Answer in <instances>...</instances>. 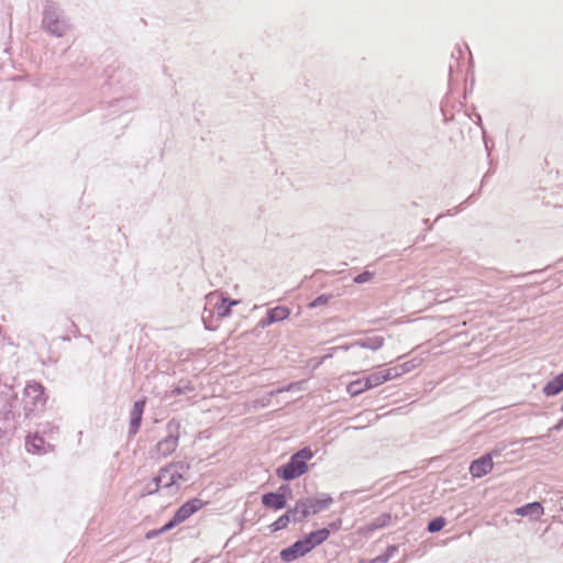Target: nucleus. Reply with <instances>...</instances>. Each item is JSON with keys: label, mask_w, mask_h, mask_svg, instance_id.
Wrapping results in <instances>:
<instances>
[{"label": "nucleus", "mask_w": 563, "mask_h": 563, "mask_svg": "<svg viewBox=\"0 0 563 563\" xmlns=\"http://www.w3.org/2000/svg\"><path fill=\"white\" fill-rule=\"evenodd\" d=\"M71 27L70 19L57 0H45L42 10L41 29L49 36L60 38Z\"/></svg>", "instance_id": "nucleus-1"}, {"label": "nucleus", "mask_w": 563, "mask_h": 563, "mask_svg": "<svg viewBox=\"0 0 563 563\" xmlns=\"http://www.w3.org/2000/svg\"><path fill=\"white\" fill-rule=\"evenodd\" d=\"M316 452L310 446H303L292 453L289 460L277 466L275 474L284 482H291L299 478L309 471L308 462L313 459Z\"/></svg>", "instance_id": "nucleus-2"}, {"label": "nucleus", "mask_w": 563, "mask_h": 563, "mask_svg": "<svg viewBox=\"0 0 563 563\" xmlns=\"http://www.w3.org/2000/svg\"><path fill=\"white\" fill-rule=\"evenodd\" d=\"M181 424L179 420L173 418L166 424V434L151 449V457H168L179 444Z\"/></svg>", "instance_id": "nucleus-3"}, {"label": "nucleus", "mask_w": 563, "mask_h": 563, "mask_svg": "<svg viewBox=\"0 0 563 563\" xmlns=\"http://www.w3.org/2000/svg\"><path fill=\"white\" fill-rule=\"evenodd\" d=\"M24 396L32 405V407H30L29 404H26L24 407L26 417H30L36 411H42L48 399V396L45 393V387L36 380H30L26 383L24 387Z\"/></svg>", "instance_id": "nucleus-4"}, {"label": "nucleus", "mask_w": 563, "mask_h": 563, "mask_svg": "<svg viewBox=\"0 0 563 563\" xmlns=\"http://www.w3.org/2000/svg\"><path fill=\"white\" fill-rule=\"evenodd\" d=\"M503 449L495 448L490 452L484 453L478 459L471 462L468 471L474 478H482L492 472L494 467V456L500 455Z\"/></svg>", "instance_id": "nucleus-5"}, {"label": "nucleus", "mask_w": 563, "mask_h": 563, "mask_svg": "<svg viewBox=\"0 0 563 563\" xmlns=\"http://www.w3.org/2000/svg\"><path fill=\"white\" fill-rule=\"evenodd\" d=\"M311 552L308 544L305 542L303 538L296 540L292 544L287 548H284L279 552V558L285 563H290L292 561L298 560L299 558L305 556Z\"/></svg>", "instance_id": "nucleus-6"}, {"label": "nucleus", "mask_w": 563, "mask_h": 563, "mask_svg": "<svg viewBox=\"0 0 563 563\" xmlns=\"http://www.w3.org/2000/svg\"><path fill=\"white\" fill-rule=\"evenodd\" d=\"M291 310L287 306H276L274 308H269L266 310L265 317H263L258 321L257 327L261 329H265L272 325L273 323L288 319Z\"/></svg>", "instance_id": "nucleus-7"}, {"label": "nucleus", "mask_w": 563, "mask_h": 563, "mask_svg": "<svg viewBox=\"0 0 563 563\" xmlns=\"http://www.w3.org/2000/svg\"><path fill=\"white\" fill-rule=\"evenodd\" d=\"M205 503L197 497L190 498L185 501L180 507L176 509L174 512L175 517L180 520V523L186 521L189 517L196 514L203 507Z\"/></svg>", "instance_id": "nucleus-8"}, {"label": "nucleus", "mask_w": 563, "mask_h": 563, "mask_svg": "<svg viewBox=\"0 0 563 563\" xmlns=\"http://www.w3.org/2000/svg\"><path fill=\"white\" fill-rule=\"evenodd\" d=\"M544 512V507L540 501H531L515 508L514 514L521 517H528L530 520H538Z\"/></svg>", "instance_id": "nucleus-9"}, {"label": "nucleus", "mask_w": 563, "mask_h": 563, "mask_svg": "<svg viewBox=\"0 0 563 563\" xmlns=\"http://www.w3.org/2000/svg\"><path fill=\"white\" fill-rule=\"evenodd\" d=\"M12 401L5 402L0 410V423L4 432H14L16 429L15 413L12 410Z\"/></svg>", "instance_id": "nucleus-10"}, {"label": "nucleus", "mask_w": 563, "mask_h": 563, "mask_svg": "<svg viewBox=\"0 0 563 563\" xmlns=\"http://www.w3.org/2000/svg\"><path fill=\"white\" fill-rule=\"evenodd\" d=\"M312 515L328 509L333 504V498L327 493H321L317 497H306Z\"/></svg>", "instance_id": "nucleus-11"}, {"label": "nucleus", "mask_w": 563, "mask_h": 563, "mask_svg": "<svg viewBox=\"0 0 563 563\" xmlns=\"http://www.w3.org/2000/svg\"><path fill=\"white\" fill-rule=\"evenodd\" d=\"M384 338L380 335L368 336L360 339L351 344L343 345L344 351L350 350L353 346H360L372 351H377L384 345Z\"/></svg>", "instance_id": "nucleus-12"}, {"label": "nucleus", "mask_w": 563, "mask_h": 563, "mask_svg": "<svg viewBox=\"0 0 563 563\" xmlns=\"http://www.w3.org/2000/svg\"><path fill=\"white\" fill-rule=\"evenodd\" d=\"M391 514L389 512H383L378 517L372 519L369 522H367L362 529L365 536H368L369 533L386 528L391 522Z\"/></svg>", "instance_id": "nucleus-13"}, {"label": "nucleus", "mask_w": 563, "mask_h": 563, "mask_svg": "<svg viewBox=\"0 0 563 563\" xmlns=\"http://www.w3.org/2000/svg\"><path fill=\"white\" fill-rule=\"evenodd\" d=\"M282 498L276 492H266L262 495L261 501L265 508L278 511L287 506Z\"/></svg>", "instance_id": "nucleus-14"}, {"label": "nucleus", "mask_w": 563, "mask_h": 563, "mask_svg": "<svg viewBox=\"0 0 563 563\" xmlns=\"http://www.w3.org/2000/svg\"><path fill=\"white\" fill-rule=\"evenodd\" d=\"M302 538L305 542L308 544L309 549L312 551L314 548L319 547L320 544L328 540L329 531L321 528L305 534Z\"/></svg>", "instance_id": "nucleus-15"}, {"label": "nucleus", "mask_w": 563, "mask_h": 563, "mask_svg": "<svg viewBox=\"0 0 563 563\" xmlns=\"http://www.w3.org/2000/svg\"><path fill=\"white\" fill-rule=\"evenodd\" d=\"M547 397H554L563 391V372L552 377L542 388Z\"/></svg>", "instance_id": "nucleus-16"}, {"label": "nucleus", "mask_w": 563, "mask_h": 563, "mask_svg": "<svg viewBox=\"0 0 563 563\" xmlns=\"http://www.w3.org/2000/svg\"><path fill=\"white\" fill-rule=\"evenodd\" d=\"M239 303V300L229 297H222L219 302L216 303V312L219 319L231 316L232 308Z\"/></svg>", "instance_id": "nucleus-17"}, {"label": "nucleus", "mask_w": 563, "mask_h": 563, "mask_svg": "<svg viewBox=\"0 0 563 563\" xmlns=\"http://www.w3.org/2000/svg\"><path fill=\"white\" fill-rule=\"evenodd\" d=\"M25 446L27 452L35 454L45 453V440L43 437L38 434L27 435L25 441Z\"/></svg>", "instance_id": "nucleus-18"}, {"label": "nucleus", "mask_w": 563, "mask_h": 563, "mask_svg": "<svg viewBox=\"0 0 563 563\" xmlns=\"http://www.w3.org/2000/svg\"><path fill=\"white\" fill-rule=\"evenodd\" d=\"M173 468L188 471V470H190V463L185 462V461L172 462V463L161 467L158 473L154 477H159V484L163 485L162 484L163 481L165 479L166 475H169V473Z\"/></svg>", "instance_id": "nucleus-19"}, {"label": "nucleus", "mask_w": 563, "mask_h": 563, "mask_svg": "<svg viewBox=\"0 0 563 563\" xmlns=\"http://www.w3.org/2000/svg\"><path fill=\"white\" fill-rule=\"evenodd\" d=\"M174 471L169 473V478L166 481L163 485V488H173L176 487V489H179L178 482L179 481H187V477H185L184 473L186 471H181L179 468H173Z\"/></svg>", "instance_id": "nucleus-20"}, {"label": "nucleus", "mask_w": 563, "mask_h": 563, "mask_svg": "<svg viewBox=\"0 0 563 563\" xmlns=\"http://www.w3.org/2000/svg\"><path fill=\"white\" fill-rule=\"evenodd\" d=\"M161 487H163V485L159 484V477H153L152 481L143 487L140 497L144 498L155 495L159 492Z\"/></svg>", "instance_id": "nucleus-21"}, {"label": "nucleus", "mask_w": 563, "mask_h": 563, "mask_svg": "<svg viewBox=\"0 0 563 563\" xmlns=\"http://www.w3.org/2000/svg\"><path fill=\"white\" fill-rule=\"evenodd\" d=\"M446 522L448 521L443 516H437L428 522L426 531L432 534L437 533L445 527Z\"/></svg>", "instance_id": "nucleus-22"}, {"label": "nucleus", "mask_w": 563, "mask_h": 563, "mask_svg": "<svg viewBox=\"0 0 563 563\" xmlns=\"http://www.w3.org/2000/svg\"><path fill=\"white\" fill-rule=\"evenodd\" d=\"M399 547L397 544L388 545L382 554L371 560V563H387L395 555Z\"/></svg>", "instance_id": "nucleus-23"}, {"label": "nucleus", "mask_w": 563, "mask_h": 563, "mask_svg": "<svg viewBox=\"0 0 563 563\" xmlns=\"http://www.w3.org/2000/svg\"><path fill=\"white\" fill-rule=\"evenodd\" d=\"M289 523H290L289 516L284 512L282 516H279L274 522H272L268 526L269 532L275 533L277 531L286 529Z\"/></svg>", "instance_id": "nucleus-24"}, {"label": "nucleus", "mask_w": 563, "mask_h": 563, "mask_svg": "<svg viewBox=\"0 0 563 563\" xmlns=\"http://www.w3.org/2000/svg\"><path fill=\"white\" fill-rule=\"evenodd\" d=\"M363 383H364V378H360V379H355V380L351 382L346 387L347 393L352 397H355V396H358L362 393L368 390L365 386H363Z\"/></svg>", "instance_id": "nucleus-25"}, {"label": "nucleus", "mask_w": 563, "mask_h": 563, "mask_svg": "<svg viewBox=\"0 0 563 563\" xmlns=\"http://www.w3.org/2000/svg\"><path fill=\"white\" fill-rule=\"evenodd\" d=\"M143 416L130 412L129 435H135L141 427Z\"/></svg>", "instance_id": "nucleus-26"}, {"label": "nucleus", "mask_w": 563, "mask_h": 563, "mask_svg": "<svg viewBox=\"0 0 563 563\" xmlns=\"http://www.w3.org/2000/svg\"><path fill=\"white\" fill-rule=\"evenodd\" d=\"M363 378H364L363 386H365L367 389H372V388L383 384V380H382V377H380V374L378 371L374 372Z\"/></svg>", "instance_id": "nucleus-27"}, {"label": "nucleus", "mask_w": 563, "mask_h": 563, "mask_svg": "<svg viewBox=\"0 0 563 563\" xmlns=\"http://www.w3.org/2000/svg\"><path fill=\"white\" fill-rule=\"evenodd\" d=\"M297 509H298V512H299V516H298V519H302L305 520L306 518H308L311 514V510L309 508V505L307 503V499L306 497L305 498H299L296 503H295Z\"/></svg>", "instance_id": "nucleus-28"}, {"label": "nucleus", "mask_w": 563, "mask_h": 563, "mask_svg": "<svg viewBox=\"0 0 563 563\" xmlns=\"http://www.w3.org/2000/svg\"><path fill=\"white\" fill-rule=\"evenodd\" d=\"M333 298L332 294H321L308 303V308L313 309L325 306Z\"/></svg>", "instance_id": "nucleus-29"}, {"label": "nucleus", "mask_w": 563, "mask_h": 563, "mask_svg": "<svg viewBox=\"0 0 563 563\" xmlns=\"http://www.w3.org/2000/svg\"><path fill=\"white\" fill-rule=\"evenodd\" d=\"M195 391V386L191 382L187 380L184 384H179L175 386L172 390V396H180L186 395L188 393Z\"/></svg>", "instance_id": "nucleus-30"}, {"label": "nucleus", "mask_w": 563, "mask_h": 563, "mask_svg": "<svg viewBox=\"0 0 563 563\" xmlns=\"http://www.w3.org/2000/svg\"><path fill=\"white\" fill-rule=\"evenodd\" d=\"M399 369H400V367H398V365H397V366H394V367H390V368H387V369L378 371L379 374H380L383 383L388 382V380H390L393 378L401 376Z\"/></svg>", "instance_id": "nucleus-31"}, {"label": "nucleus", "mask_w": 563, "mask_h": 563, "mask_svg": "<svg viewBox=\"0 0 563 563\" xmlns=\"http://www.w3.org/2000/svg\"><path fill=\"white\" fill-rule=\"evenodd\" d=\"M201 319H202L206 330L213 331L217 329V325L212 324V320H213V310L212 309L205 308Z\"/></svg>", "instance_id": "nucleus-32"}, {"label": "nucleus", "mask_w": 563, "mask_h": 563, "mask_svg": "<svg viewBox=\"0 0 563 563\" xmlns=\"http://www.w3.org/2000/svg\"><path fill=\"white\" fill-rule=\"evenodd\" d=\"M463 56V51L460 46H456L455 49L451 54V58L455 60V64H449V74L452 76L454 69L459 67V60Z\"/></svg>", "instance_id": "nucleus-33"}, {"label": "nucleus", "mask_w": 563, "mask_h": 563, "mask_svg": "<svg viewBox=\"0 0 563 563\" xmlns=\"http://www.w3.org/2000/svg\"><path fill=\"white\" fill-rule=\"evenodd\" d=\"M275 492L283 497L282 499L286 505L287 500L292 498V489L288 484H282Z\"/></svg>", "instance_id": "nucleus-34"}, {"label": "nucleus", "mask_w": 563, "mask_h": 563, "mask_svg": "<svg viewBox=\"0 0 563 563\" xmlns=\"http://www.w3.org/2000/svg\"><path fill=\"white\" fill-rule=\"evenodd\" d=\"M421 363V361L419 358H412L410 361H407L400 365H398V367H400V374H405V373H409L410 371H412L413 368H416L419 364Z\"/></svg>", "instance_id": "nucleus-35"}, {"label": "nucleus", "mask_w": 563, "mask_h": 563, "mask_svg": "<svg viewBox=\"0 0 563 563\" xmlns=\"http://www.w3.org/2000/svg\"><path fill=\"white\" fill-rule=\"evenodd\" d=\"M373 277H374V273L365 269L362 273L357 274L353 278V282L355 284H365V283L369 282Z\"/></svg>", "instance_id": "nucleus-36"}, {"label": "nucleus", "mask_w": 563, "mask_h": 563, "mask_svg": "<svg viewBox=\"0 0 563 563\" xmlns=\"http://www.w3.org/2000/svg\"><path fill=\"white\" fill-rule=\"evenodd\" d=\"M146 397H142L134 401L131 412L142 415L144 413L145 406H146Z\"/></svg>", "instance_id": "nucleus-37"}, {"label": "nucleus", "mask_w": 563, "mask_h": 563, "mask_svg": "<svg viewBox=\"0 0 563 563\" xmlns=\"http://www.w3.org/2000/svg\"><path fill=\"white\" fill-rule=\"evenodd\" d=\"M342 527V519L341 518H336L335 520L331 521L327 527H324L323 529H325L327 531H329V536L338 530H340Z\"/></svg>", "instance_id": "nucleus-38"}, {"label": "nucleus", "mask_w": 563, "mask_h": 563, "mask_svg": "<svg viewBox=\"0 0 563 563\" xmlns=\"http://www.w3.org/2000/svg\"><path fill=\"white\" fill-rule=\"evenodd\" d=\"M285 514L289 516L290 522L294 521L295 523H297V522H302L303 521L302 519H298L299 512H298V509H297L296 505L294 507H291V508H288L285 511Z\"/></svg>", "instance_id": "nucleus-39"}, {"label": "nucleus", "mask_w": 563, "mask_h": 563, "mask_svg": "<svg viewBox=\"0 0 563 563\" xmlns=\"http://www.w3.org/2000/svg\"><path fill=\"white\" fill-rule=\"evenodd\" d=\"M451 109L452 108H444V107L439 108V112L442 117L443 122H449L450 120H452L454 118V114L450 111Z\"/></svg>", "instance_id": "nucleus-40"}, {"label": "nucleus", "mask_w": 563, "mask_h": 563, "mask_svg": "<svg viewBox=\"0 0 563 563\" xmlns=\"http://www.w3.org/2000/svg\"><path fill=\"white\" fill-rule=\"evenodd\" d=\"M338 350H344V349H343V345H342V346H334V347H331V349L329 350V353H327L325 355H323V356L320 358V361L318 362V364H317V365H320V364H322L323 362H325L327 360L331 358Z\"/></svg>", "instance_id": "nucleus-41"}, {"label": "nucleus", "mask_w": 563, "mask_h": 563, "mask_svg": "<svg viewBox=\"0 0 563 563\" xmlns=\"http://www.w3.org/2000/svg\"><path fill=\"white\" fill-rule=\"evenodd\" d=\"M483 139H484V146H485V150H486V153H487V157L489 158L490 157V153H492L493 147H494V142L486 137L484 131H483Z\"/></svg>", "instance_id": "nucleus-42"}, {"label": "nucleus", "mask_w": 563, "mask_h": 563, "mask_svg": "<svg viewBox=\"0 0 563 563\" xmlns=\"http://www.w3.org/2000/svg\"><path fill=\"white\" fill-rule=\"evenodd\" d=\"M180 525V520H178L175 515L172 516L170 519L164 525V527L169 531L176 526Z\"/></svg>", "instance_id": "nucleus-43"}, {"label": "nucleus", "mask_w": 563, "mask_h": 563, "mask_svg": "<svg viewBox=\"0 0 563 563\" xmlns=\"http://www.w3.org/2000/svg\"><path fill=\"white\" fill-rule=\"evenodd\" d=\"M158 536H159V533H158L157 529H152V530L146 532L145 538L147 540H151V539H154V538H156Z\"/></svg>", "instance_id": "nucleus-44"}, {"label": "nucleus", "mask_w": 563, "mask_h": 563, "mask_svg": "<svg viewBox=\"0 0 563 563\" xmlns=\"http://www.w3.org/2000/svg\"><path fill=\"white\" fill-rule=\"evenodd\" d=\"M542 272H543L542 269H534L529 273H523V274L517 275V277L519 278V277H525L528 275H537V274H541Z\"/></svg>", "instance_id": "nucleus-45"}, {"label": "nucleus", "mask_w": 563, "mask_h": 563, "mask_svg": "<svg viewBox=\"0 0 563 563\" xmlns=\"http://www.w3.org/2000/svg\"><path fill=\"white\" fill-rule=\"evenodd\" d=\"M70 331L74 333V336L79 335L78 327L74 321H70Z\"/></svg>", "instance_id": "nucleus-46"}, {"label": "nucleus", "mask_w": 563, "mask_h": 563, "mask_svg": "<svg viewBox=\"0 0 563 563\" xmlns=\"http://www.w3.org/2000/svg\"><path fill=\"white\" fill-rule=\"evenodd\" d=\"M536 439H537V438H533V437L522 438V439L520 440V443H521L522 445H525V444H530V443H531V442H533Z\"/></svg>", "instance_id": "nucleus-47"}, {"label": "nucleus", "mask_w": 563, "mask_h": 563, "mask_svg": "<svg viewBox=\"0 0 563 563\" xmlns=\"http://www.w3.org/2000/svg\"><path fill=\"white\" fill-rule=\"evenodd\" d=\"M552 429L556 430V431H560L563 429V417L556 422V424Z\"/></svg>", "instance_id": "nucleus-48"}, {"label": "nucleus", "mask_w": 563, "mask_h": 563, "mask_svg": "<svg viewBox=\"0 0 563 563\" xmlns=\"http://www.w3.org/2000/svg\"><path fill=\"white\" fill-rule=\"evenodd\" d=\"M2 428H3V424L0 423V439H3V438H5V437H8V435L13 433V432H4L2 430Z\"/></svg>", "instance_id": "nucleus-49"}, {"label": "nucleus", "mask_w": 563, "mask_h": 563, "mask_svg": "<svg viewBox=\"0 0 563 563\" xmlns=\"http://www.w3.org/2000/svg\"><path fill=\"white\" fill-rule=\"evenodd\" d=\"M299 384H300V383H290V384L287 386L286 390L290 391V390H292V389H294L297 385H299Z\"/></svg>", "instance_id": "nucleus-50"}, {"label": "nucleus", "mask_w": 563, "mask_h": 563, "mask_svg": "<svg viewBox=\"0 0 563 563\" xmlns=\"http://www.w3.org/2000/svg\"><path fill=\"white\" fill-rule=\"evenodd\" d=\"M60 340L64 341V342H69L70 341V336L68 334H65V335L60 336Z\"/></svg>", "instance_id": "nucleus-51"}, {"label": "nucleus", "mask_w": 563, "mask_h": 563, "mask_svg": "<svg viewBox=\"0 0 563 563\" xmlns=\"http://www.w3.org/2000/svg\"><path fill=\"white\" fill-rule=\"evenodd\" d=\"M157 531H158V533L161 536V534L167 532L168 530L164 526H162L159 529H157Z\"/></svg>", "instance_id": "nucleus-52"}, {"label": "nucleus", "mask_w": 563, "mask_h": 563, "mask_svg": "<svg viewBox=\"0 0 563 563\" xmlns=\"http://www.w3.org/2000/svg\"><path fill=\"white\" fill-rule=\"evenodd\" d=\"M489 173H486L482 179V184H484L486 180H488V177H489Z\"/></svg>", "instance_id": "nucleus-53"}, {"label": "nucleus", "mask_w": 563, "mask_h": 563, "mask_svg": "<svg viewBox=\"0 0 563 563\" xmlns=\"http://www.w3.org/2000/svg\"><path fill=\"white\" fill-rule=\"evenodd\" d=\"M423 223L428 225V230H430V229H431V227L429 225V219H424V220H423Z\"/></svg>", "instance_id": "nucleus-54"}, {"label": "nucleus", "mask_w": 563, "mask_h": 563, "mask_svg": "<svg viewBox=\"0 0 563 563\" xmlns=\"http://www.w3.org/2000/svg\"><path fill=\"white\" fill-rule=\"evenodd\" d=\"M463 115L470 117V113L465 111Z\"/></svg>", "instance_id": "nucleus-55"}, {"label": "nucleus", "mask_w": 563, "mask_h": 563, "mask_svg": "<svg viewBox=\"0 0 563 563\" xmlns=\"http://www.w3.org/2000/svg\"><path fill=\"white\" fill-rule=\"evenodd\" d=\"M562 411H563V404H562Z\"/></svg>", "instance_id": "nucleus-56"}]
</instances>
